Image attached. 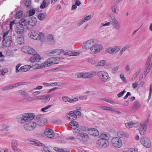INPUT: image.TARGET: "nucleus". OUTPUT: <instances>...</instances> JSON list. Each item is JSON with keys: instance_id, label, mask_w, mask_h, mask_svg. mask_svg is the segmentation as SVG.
Segmentation results:
<instances>
[{"instance_id": "62", "label": "nucleus", "mask_w": 152, "mask_h": 152, "mask_svg": "<svg viewBox=\"0 0 152 152\" xmlns=\"http://www.w3.org/2000/svg\"><path fill=\"white\" fill-rule=\"evenodd\" d=\"M21 65V64H20L17 65L16 66V72L17 73L20 72V69H18L19 68Z\"/></svg>"}, {"instance_id": "37", "label": "nucleus", "mask_w": 152, "mask_h": 152, "mask_svg": "<svg viewBox=\"0 0 152 152\" xmlns=\"http://www.w3.org/2000/svg\"><path fill=\"white\" fill-rule=\"evenodd\" d=\"M109 16L110 18H109L110 22L112 25L118 21L113 15H110Z\"/></svg>"}, {"instance_id": "20", "label": "nucleus", "mask_w": 152, "mask_h": 152, "mask_svg": "<svg viewBox=\"0 0 152 152\" xmlns=\"http://www.w3.org/2000/svg\"><path fill=\"white\" fill-rule=\"evenodd\" d=\"M45 135L49 138H52L55 136L53 131L50 129H47L44 131Z\"/></svg>"}, {"instance_id": "39", "label": "nucleus", "mask_w": 152, "mask_h": 152, "mask_svg": "<svg viewBox=\"0 0 152 152\" xmlns=\"http://www.w3.org/2000/svg\"><path fill=\"white\" fill-rule=\"evenodd\" d=\"M17 40L18 43L19 44H23L24 42V37L22 35L19 36L17 38Z\"/></svg>"}, {"instance_id": "13", "label": "nucleus", "mask_w": 152, "mask_h": 152, "mask_svg": "<svg viewBox=\"0 0 152 152\" xmlns=\"http://www.w3.org/2000/svg\"><path fill=\"white\" fill-rule=\"evenodd\" d=\"M121 46H115L113 47H108L105 49V52L112 55L116 54L121 50Z\"/></svg>"}, {"instance_id": "26", "label": "nucleus", "mask_w": 152, "mask_h": 152, "mask_svg": "<svg viewBox=\"0 0 152 152\" xmlns=\"http://www.w3.org/2000/svg\"><path fill=\"white\" fill-rule=\"evenodd\" d=\"M41 57L38 54H34L30 58L29 60L32 63H33L35 61H37L41 60Z\"/></svg>"}, {"instance_id": "32", "label": "nucleus", "mask_w": 152, "mask_h": 152, "mask_svg": "<svg viewBox=\"0 0 152 152\" xmlns=\"http://www.w3.org/2000/svg\"><path fill=\"white\" fill-rule=\"evenodd\" d=\"M141 106V104L140 103L137 102H135L133 105L132 108L134 111H136L140 109Z\"/></svg>"}, {"instance_id": "22", "label": "nucleus", "mask_w": 152, "mask_h": 152, "mask_svg": "<svg viewBox=\"0 0 152 152\" xmlns=\"http://www.w3.org/2000/svg\"><path fill=\"white\" fill-rule=\"evenodd\" d=\"M62 99L63 101L65 102H69L71 103H74L79 100L77 98H75L71 99L66 96H63Z\"/></svg>"}, {"instance_id": "8", "label": "nucleus", "mask_w": 152, "mask_h": 152, "mask_svg": "<svg viewBox=\"0 0 152 152\" xmlns=\"http://www.w3.org/2000/svg\"><path fill=\"white\" fill-rule=\"evenodd\" d=\"M97 75L102 82H105L109 80L110 79L108 73L105 71H101L98 72Z\"/></svg>"}, {"instance_id": "21", "label": "nucleus", "mask_w": 152, "mask_h": 152, "mask_svg": "<svg viewBox=\"0 0 152 152\" xmlns=\"http://www.w3.org/2000/svg\"><path fill=\"white\" fill-rule=\"evenodd\" d=\"M88 132L89 134L94 137L98 136L99 134L98 131L94 128H91L88 129Z\"/></svg>"}, {"instance_id": "51", "label": "nucleus", "mask_w": 152, "mask_h": 152, "mask_svg": "<svg viewBox=\"0 0 152 152\" xmlns=\"http://www.w3.org/2000/svg\"><path fill=\"white\" fill-rule=\"evenodd\" d=\"M94 73L92 72H86V78H89L93 77L94 76Z\"/></svg>"}, {"instance_id": "50", "label": "nucleus", "mask_w": 152, "mask_h": 152, "mask_svg": "<svg viewBox=\"0 0 152 152\" xmlns=\"http://www.w3.org/2000/svg\"><path fill=\"white\" fill-rule=\"evenodd\" d=\"M24 1V4L27 7H29L31 5V3L30 0H22V2Z\"/></svg>"}, {"instance_id": "36", "label": "nucleus", "mask_w": 152, "mask_h": 152, "mask_svg": "<svg viewBox=\"0 0 152 152\" xmlns=\"http://www.w3.org/2000/svg\"><path fill=\"white\" fill-rule=\"evenodd\" d=\"M87 61L89 64L91 65H94L96 64V61L93 58H88Z\"/></svg>"}, {"instance_id": "16", "label": "nucleus", "mask_w": 152, "mask_h": 152, "mask_svg": "<svg viewBox=\"0 0 152 152\" xmlns=\"http://www.w3.org/2000/svg\"><path fill=\"white\" fill-rule=\"evenodd\" d=\"M69 125L70 127L69 126V127H71L73 129V132L75 133H77L80 132V128H77L79 126V125L77 122L75 121H71L69 123Z\"/></svg>"}, {"instance_id": "29", "label": "nucleus", "mask_w": 152, "mask_h": 152, "mask_svg": "<svg viewBox=\"0 0 152 152\" xmlns=\"http://www.w3.org/2000/svg\"><path fill=\"white\" fill-rule=\"evenodd\" d=\"M47 41L50 44L53 45L55 42L53 36L52 34H48L47 37Z\"/></svg>"}, {"instance_id": "46", "label": "nucleus", "mask_w": 152, "mask_h": 152, "mask_svg": "<svg viewBox=\"0 0 152 152\" xmlns=\"http://www.w3.org/2000/svg\"><path fill=\"white\" fill-rule=\"evenodd\" d=\"M117 6L115 4L112 5L111 7V10L114 13H117Z\"/></svg>"}, {"instance_id": "7", "label": "nucleus", "mask_w": 152, "mask_h": 152, "mask_svg": "<svg viewBox=\"0 0 152 152\" xmlns=\"http://www.w3.org/2000/svg\"><path fill=\"white\" fill-rule=\"evenodd\" d=\"M103 49L102 45L99 44H94L90 48L89 53L92 55L97 54Z\"/></svg>"}, {"instance_id": "18", "label": "nucleus", "mask_w": 152, "mask_h": 152, "mask_svg": "<svg viewBox=\"0 0 152 152\" xmlns=\"http://www.w3.org/2000/svg\"><path fill=\"white\" fill-rule=\"evenodd\" d=\"M64 50L62 49H54L50 50L47 53L49 56H53L59 55L63 53Z\"/></svg>"}, {"instance_id": "61", "label": "nucleus", "mask_w": 152, "mask_h": 152, "mask_svg": "<svg viewBox=\"0 0 152 152\" xmlns=\"http://www.w3.org/2000/svg\"><path fill=\"white\" fill-rule=\"evenodd\" d=\"M53 149L57 152H61V150L62 149L57 147H54L53 148Z\"/></svg>"}, {"instance_id": "60", "label": "nucleus", "mask_w": 152, "mask_h": 152, "mask_svg": "<svg viewBox=\"0 0 152 152\" xmlns=\"http://www.w3.org/2000/svg\"><path fill=\"white\" fill-rule=\"evenodd\" d=\"M42 151V152H51L49 148L47 147L43 148Z\"/></svg>"}, {"instance_id": "12", "label": "nucleus", "mask_w": 152, "mask_h": 152, "mask_svg": "<svg viewBox=\"0 0 152 152\" xmlns=\"http://www.w3.org/2000/svg\"><path fill=\"white\" fill-rule=\"evenodd\" d=\"M37 126L36 122L34 121H30L23 125L24 129L26 131H31L36 128Z\"/></svg>"}, {"instance_id": "4", "label": "nucleus", "mask_w": 152, "mask_h": 152, "mask_svg": "<svg viewBox=\"0 0 152 152\" xmlns=\"http://www.w3.org/2000/svg\"><path fill=\"white\" fill-rule=\"evenodd\" d=\"M29 37L32 39L42 41H43L45 39V35L43 33L39 32L37 33L34 30L30 31Z\"/></svg>"}, {"instance_id": "47", "label": "nucleus", "mask_w": 152, "mask_h": 152, "mask_svg": "<svg viewBox=\"0 0 152 152\" xmlns=\"http://www.w3.org/2000/svg\"><path fill=\"white\" fill-rule=\"evenodd\" d=\"M19 93L24 97H27L28 95L27 92L24 90H21L19 91Z\"/></svg>"}, {"instance_id": "31", "label": "nucleus", "mask_w": 152, "mask_h": 152, "mask_svg": "<svg viewBox=\"0 0 152 152\" xmlns=\"http://www.w3.org/2000/svg\"><path fill=\"white\" fill-rule=\"evenodd\" d=\"M19 23L20 25L23 26H27L28 25V19H22L19 20Z\"/></svg>"}, {"instance_id": "45", "label": "nucleus", "mask_w": 152, "mask_h": 152, "mask_svg": "<svg viewBox=\"0 0 152 152\" xmlns=\"http://www.w3.org/2000/svg\"><path fill=\"white\" fill-rule=\"evenodd\" d=\"M8 72V69L7 68H5L0 70V75H4L5 73Z\"/></svg>"}, {"instance_id": "64", "label": "nucleus", "mask_w": 152, "mask_h": 152, "mask_svg": "<svg viewBox=\"0 0 152 152\" xmlns=\"http://www.w3.org/2000/svg\"><path fill=\"white\" fill-rule=\"evenodd\" d=\"M138 84L137 82H135L132 84V86L134 88H136L138 86Z\"/></svg>"}, {"instance_id": "25", "label": "nucleus", "mask_w": 152, "mask_h": 152, "mask_svg": "<svg viewBox=\"0 0 152 152\" xmlns=\"http://www.w3.org/2000/svg\"><path fill=\"white\" fill-rule=\"evenodd\" d=\"M66 117L67 119L71 121H75L77 118L76 115L73 113L66 114Z\"/></svg>"}, {"instance_id": "5", "label": "nucleus", "mask_w": 152, "mask_h": 152, "mask_svg": "<svg viewBox=\"0 0 152 152\" xmlns=\"http://www.w3.org/2000/svg\"><path fill=\"white\" fill-rule=\"evenodd\" d=\"M12 37L9 34V31H7L5 32L2 41L3 46L5 48L9 47L12 42Z\"/></svg>"}, {"instance_id": "35", "label": "nucleus", "mask_w": 152, "mask_h": 152, "mask_svg": "<svg viewBox=\"0 0 152 152\" xmlns=\"http://www.w3.org/2000/svg\"><path fill=\"white\" fill-rule=\"evenodd\" d=\"M15 31L18 34H22L24 32V28L23 27H17L15 29Z\"/></svg>"}, {"instance_id": "52", "label": "nucleus", "mask_w": 152, "mask_h": 152, "mask_svg": "<svg viewBox=\"0 0 152 152\" xmlns=\"http://www.w3.org/2000/svg\"><path fill=\"white\" fill-rule=\"evenodd\" d=\"M37 125L40 126H43L45 125V123H44V121L42 119H39L37 121Z\"/></svg>"}, {"instance_id": "24", "label": "nucleus", "mask_w": 152, "mask_h": 152, "mask_svg": "<svg viewBox=\"0 0 152 152\" xmlns=\"http://www.w3.org/2000/svg\"><path fill=\"white\" fill-rule=\"evenodd\" d=\"M28 143L36 146H43L44 145L43 144L40 143L38 140L35 139H31L28 140Z\"/></svg>"}, {"instance_id": "11", "label": "nucleus", "mask_w": 152, "mask_h": 152, "mask_svg": "<svg viewBox=\"0 0 152 152\" xmlns=\"http://www.w3.org/2000/svg\"><path fill=\"white\" fill-rule=\"evenodd\" d=\"M152 58V54L150 55L148 59L145 64L146 68L143 72L144 75V77H146L147 75L150 72L152 68V64L151 63V61Z\"/></svg>"}, {"instance_id": "27", "label": "nucleus", "mask_w": 152, "mask_h": 152, "mask_svg": "<svg viewBox=\"0 0 152 152\" xmlns=\"http://www.w3.org/2000/svg\"><path fill=\"white\" fill-rule=\"evenodd\" d=\"M28 25L34 26L37 23V19L35 17H32L31 18L28 19Z\"/></svg>"}, {"instance_id": "54", "label": "nucleus", "mask_w": 152, "mask_h": 152, "mask_svg": "<svg viewBox=\"0 0 152 152\" xmlns=\"http://www.w3.org/2000/svg\"><path fill=\"white\" fill-rule=\"evenodd\" d=\"M92 17L91 15H89L88 16H87L86 17H85L84 19L83 20L84 21V22H86L87 21L89 20H90Z\"/></svg>"}, {"instance_id": "10", "label": "nucleus", "mask_w": 152, "mask_h": 152, "mask_svg": "<svg viewBox=\"0 0 152 152\" xmlns=\"http://www.w3.org/2000/svg\"><path fill=\"white\" fill-rule=\"evenodd\" d=\"M111 143L116 148H121L123 145L122 140L119 137H113L111 139Z\"/></svg>"}, {"instance_id": "2", "label": "nucleus", "mask_w": 152, "mask_h": 152, "mask_svg": "<svg viewBox=\"0 0 152 152\" xmlns=\"http://www.w3.org/2000/svg\"><path fill=\"white\" fill-rule=\"evenodd\" d=\"M99 139L96 142V145L99 148H103L107 147L109 145V140L110 135L107 134H102L99 136Z\"/></svg>"}, {"instance_id": "1", "label": "nucleus", "mask_w": 152, "mask_h": 152, "mask_svg": "<svg viewBox=\"0 0 152 152\" xmlns=\"http://www.w3.org/2000/svg\"><path fill=\"white\" fill-rule=\"evenodd\" d=\"M61 59L60 58L51 57L47 60L41 64H36L31 66V68L35 69H39L43 67L50 66L53 64L58 63V61Z\"/></svg>"}, {"instance_id": "19", "label": "nucleus", "mask_w": 152, "mask_h": 152, "mask_svg": "<svg viewBox=\"0 0 152 152\" xmlns=\"http://www.w3.org/2000/svg\"><path fill=\"white\" fill-rule=\"evenodd\" d=\"M18 142L17 140H12L11 146L13 150L15 152H21L20 150L18 148Z\"/></svg>"}, {"instance_id": "56", "label": "nucleus", "mask_w": 152, "mask_h": 152, "mask_svg": "<svg viewBox=\"0 0 152 152\" xmlns=\"http://www.w3.org/2000/svg\"><path fill=\"white\" fill-rule=\"evenodd\" d=\"M119 68V66H118L115 67L112 70L113 73L114 74L116 73L118 70Z\"/></svg>"}, {"instance_id": "48", "label": "nucleus", "mask_w": 152, "mask_h": 152, "mask_svg": "<svg viewBox=\"0 0 152 152\" xmlns=\"http://www.w3.org/2000/svg\"><path fill=\"white\" fill-rule=\"evenodd\" d=\"M129 48V45H127L123 47L119 52V54L121 55H122L123 53L124 52Z\"/></svg>"}, {"instance_id": "28", "label": "nucleus", "mask_w": 152, "mask_h": 152, "mask_svg": "<svg viewBox=\"0 0 152 152\" xmlns=\"http://www.w3.org/2000/svg\"><path fill=\"white\" fill-rule=\"evenodd\" d=\"M66 56H76L79 54V53L77 52H72L70 51H64L63 53Z\"/></svg>"}, {"instance_id": "59", "label": "nucleus", "mask_w": 152, "mask_h": 152, "mask_svg": "<svg viewBox=\"0 0 152 152\" xmlns=\"http://www.w3.org/2000/svg\"><path fill=\"white\" fill-rule=\"evenodd\" d=\"M120 78L124 82H126V78L124 76V75L123 74H121L120 75Z\"/></svg>"}, {"instance_id": "38", "label": "nucleus", "mask_w": 152, "mask_h": 152, "mask_svg": "<svg viewBox=\"0 0 152 152\" xmlns=\"http://www.w3.org/2000/svg\"><path fill=\"white\" fill-rule=\"evenodd\" d=\"M112 26L116 30H119L121 28V25L118 21L112 24Z\"/></svg>"}, {"instance_id": "14", "label": "nucleus", "mask_w": 152, "mask_h": 152, "mask_svg": "<svg viewBox=\"0 0 152 152\" xmlns=\"http://www.w3.org/2000/svg\"><path fill=\"white\" fill-rule=\"evenodd\" d=\"M95 39H92L84 42L82 45V48L85 50H89L93 45L95 43Z\"/></svg>"}, {"instance_id": "43", "label": "nucleus", "mask_w": 152, "mask_h": 152, "mask_svg": "<svg viewBox=\"0 0 152 152\" xmlns=\"http://www.w3.org/2000/svg\"><path fill=\"white\" fill-rule=\"evenodd\" d=\"M23 14V12L21 10H19L16 12L15 15V17L16 18H20Z\"/></svg>"}, {"instance_id": "49", "label": "nucleus", "mask_w": 152, "mask_h": 152, "mask_svg": "<svg viewBox=\"0 0 152 152\" xmlns=\"http://www.w3.org/2000/svg\"><path fill=\"white\" fill-rule=\"evenodd\" d=\"M48 4L46 3L45 0H43L42 3L40 6L41 9H44L46 8L48 5Z\"/></svg>"}, {"instance_id": "42", "label": "nucleus", "mask_w": 152, "mask_h": 152, "mask_svg": "<svg viewBox=\"0 0 152 152\" xmlns=\"http://www.w3.org/2000/svg\"><path fill=\"white\" fill-rule=\"evenodd\" d=\"M46 16V14L45 13H39L38 15V18L41 20H44Z\"/></svg>"}, {"instance_id": "41", "label": "nucleus", "mask_w": 152, "mask_h": 152, "mask_svg": "<svg viewBox=\"0 0 152 152\" xmlns=\"http://www.w3.org/2000/svg\"><path fill=\"white\" fill-rule=\"evenodd\" d=\"M26 84V83L23 82H20L16 83L13 84L12 85H10V86L11 87V89L12 88L15 87L17 86L24 85Z\"/></svg>"}, {"instance_id": "57", "label": "nucleus", "mask_w": 152, "mask_h": 152, "mask_svg": "<svg viewBox=\"0 0 152 152\" xmlns=\"http://www.w3.org/2000/svg\"><path fill=\"white\" fill-rule=\"evenodd\" d=\"M126 92L125 90H124L120 92L118 95L117 96L118 97L122 96Z\"/></svg>"}, {"instance_id": "17", "label": "nucleus", "mask_w": 152, "mask_h": 152, "mask_svg": "<svg viewBox=\"0 0 152 152\" xmlns=\"http://www.w3.org/2000/svg\"><path fill=\"white\" fill-rule=\"evenodd\" d=\"M22 51L23 52L30 54H32L35 52V50L28 46H23L21 49Z\"/></svg>"}, {"instance_id": "40", "label": "nucleus", "mask_w": 152, "mask_h": 152, "mask_svg": "<svg viewBox=\"0 0 152 152\" xmlns=\"http://www.w3.org/2000/svg\"><path fill=\"white\" fill-rule=\"evenodd\" d=\"M141 70L142 69L139 68L137 71L132 76V79L133 81H134L135 80L137 76L141 72Z\"/></svg>"}, {"instance_id": "6", "label": "nucleus", "mask_w": 152, "mask_h": 152, "mask_svg": "<svg viewBox=\"0 0 152 152\" xmlns=\"http://www.w3.org/2000/svg\"><path fill=\"white\" fill-rule=\"evenodd\" d=\"M75 134H77L76 138L80 142H85L88 141L89 138L88 135L86 133L82 132L80 129V132L77 133H75Z\"/></svg>"}, {"instance_id": "34", "label": "nucleus", "mask_w": 152, "mask_h": 152, "mask_svg": "<svg viewBox=\"0 0 152 152\" xmlns=\"http://www.w3.org/2000/svg\"><path fill=\"white\" fill-rule=\"evenodd\" d=\"M42 102H48L50 99L51 95L49 94L47 95H42Z\"/></svg>"}, {"instance_id": "44", "label": "nucleus", "mask_w": 152, "mask_h": 152, "mask_svg": "<svg viewBox=\"0 0 152 152\" xmlns=\"http://www.w3.org/2000/svg\"><path fill=\"white\" fill-rule=\"evenodd\" d=\"M101 109H103L104 110H110L111 111H114V108L113 107H108L102 106L100 107Z\"/></svg>"}, {"instance_id": "23", "label": "nucleus", "mask_w": 152, "mask_h": 152, "mask_svg": "<svg viewBox=\"0 0 152 152\" xmlns=\"http://www.w3.org/2000/svg\"><path fill=\"white\" fill-rule=\"evenodd\" d=\"M139 124L137 122L133 121H130L125 124L127 128H131L133 127H136L138 126Z\"/></svg>"}, {"instance_id": "58", "label": "nucleus", "mask_w": 152, "mask_h": 152, "mask_svg": "<svg viewBox=\"0 0 152 152\" xmlns=\"http://www.w3.org/2000/svg\"><path fill=\"white\" fill-rule=\"evenodd\" d=\"M35 12V11L34 9L30 10L29 12V15L30 16L34 15Z\"/></svg>"}, {"instance_id": "3", "label": "nucleus", "mask_w": 152, "mask_h": 152, "mask_svg": "<svg viewBox=\"0 0 152 152\" xmlns=\"http://www.w3.org/2000/svg\"><path fill=\"white\" fill-rule=\"evenodd\" d=\"M34 117V113H23L18 116L17 118V120L19 123L24 124L32 120Z\"/></svg>"}, {"instance_id": "53", "label": "nucleus", "mask_w": 152, "mask_h": 152, "mask_svg": "<svg viewBox=\"0 0 152 152\" xmlns=\"http://www.w3.org/2000/svg\"><path fill=\"white\" fill-rule=\"evenodd\" d=\"M52 106L51 105H48L45 107L43 108L41 110L42 111L45 112H47V110L49 108H50Z\"/></svg>"}, {"instance_id": "15", "label": "nucleus", "mask_w": 152, "mask_h": 152, "mask_svg": "<svg viewBox=\"0 0 152 152\" xmlns=\"http://www.w3.org/2000/svg\"><path fill=\"white\" fill-rule=\"evenodd\" d=\"M141 143L146 148H149L151 146V142L150 139L146 137L141 138L140 140Z\"/></svg>"}, {"instance_id": "55", "label": "nucleus", "mask_w": 152, "mask_h": 152, "mask_svg": "<svg viewBox=\"0 0 152 152\" xmlns=\"http://www.w3.org/2000/svg\"><path fill=\"white\" fill-rule=\"evenodd\" d=\"M11 87L10 86V85H9V86H5V87L2 88H1V90L2 91H5V90H10V89H11Z\"/></svg>"}, {"instance_id": "30", "label": "nucleus", "mask_w": 152, "mask_h": 152, "mask_svg": "<svg viewBox=\"0 0 152 152\" xmlns=\"http://www.w3.org/2000/svg\"><path fill=\"white\" fill-rule=\"evenodd\" d=\"M31 68V65H27L21 67L20 69V72H24L28 71Z\"/></svg>"}, {"instance_id": "33", "label": "nucleus", "mask_w": 152, "mask_h": 152, "mask_svg": "<svg viewBox=\"0 0 152 152\" xmlns=\"http://www.w3.org/2000/svg\"><path fill=\"white\" fill-rule=\"evenodd\" d=\"M106 63V61L105 60L98 61L96 65V66L97 67L103 66L105 65Z\"/></svg>"}, {"instance_id": "9", "label": "nucleus", "mask_w": 152, "mask_h": 152, "mask_svg": "<svg viewBox=\"0 0 152 152\" xmlns=\"http://www.w3.org/2000/svg\"><path fill=\"white\" fill-rule=\"evenodd\" d=\"M149 120L147 119L143 122L140 123L139 128V131L141 135H144L146 133L147 130V126L148 125Z\"/></svg>"}, {"instance_id": "63", "label": "nucleus", "mask_w": 152, "mask_h": 152, "mask_svg": "<svg viewBox=\"0 0 152 152\" xmlns=\"http://www.w3.org/2000/svg\"><path fill=\"white\" fill-rule=\"evenodd\" d=\"M73 113L75 115H76L77 116V115H81V112L79 111H74L73 112Z\"/></svg>"}]
</instances>
